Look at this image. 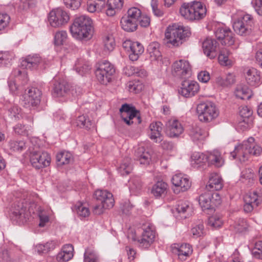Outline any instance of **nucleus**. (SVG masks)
I'll use <instances>...</instances> for the list:
<instances>
[{"instance_id": "f257e3e1", "label": "nucleus", "mask_w": 262, "mask_h": 262, "mask_svg": "<svg viewBox=\"0 0 262 262\" xmlns=\"http://www.w3.org/2000/svg\"><path fill=\"white\" fill-rule=\"evenodd\" d=\"M92 19L85 15L76 17L70 27L73 37L79 40L90 39L93 35L94 28Z\"/></svg>"}, {"instance_id": "f03ea898", "label": "nucleus", "mask_w": 262, "mask_h": 262, "mask_svg": "<svg viewBox=\"0 0 262 262\" xmlns=\"http://www.w3.org/2000/svg\"><path fill=\"white\" fill-rule=\"evenodd\" d=\"M253 137L249 138L242 143L235 146L234 150L230 154L233 159H237L244 162L248 159L250 155L259 156L262 151L260 146L255 143Z\"/></svg>"}, {"instance_id": "7ed1b4c3", "label": "nucleus", "mask_w": 262, "mask_h": 262, "mask_svg": "<svg viewBox=\"0 0 262 262\" xmlns=\"http://www.w3.org/2000/svg\"><path fill=\"white\" fill-rule=\"evenodd\" d=\"M190 32L180 24H173L169 25L165 32V38L167 43L173 47L181 45L185 38L189 36Z\"/></svg>"}, {"instance_id": "20e7f679", "label": "nucleus", "mask_w": 262, "mask_h": 262, "mask_svg": "<svg viewBox=\"0 0 262 262\" xmlns=\"http://www.w3.org/2000/svg\"><path fill=\"white\" fill-rule=\"evenodd\" d=\"M199 119L203 122H209L215 119L219 112L214 103L211 102H202L196 107Z\"/></svg>"}, {"instance_id": "39448f33", "label": "nucleus", "mask_w": 262, "mask_h": 262, "mask_svg": "<svg viewBox=\"0 0 262 262\" xmlns=\"http://www.w3.org/2000/svg\"><path fill=\"white\" fill-rule=\"evenodd\" d=\"M115 69L113 64L107 60L99 62L97 64L95 75L97 80L102 84H106L115 73Z\"/></svg>"}, {"instance_id": "423d86ee", "label": "nucleus", "mask_w": 262, "mask_h": 262, "mask_svg": "<svg viewBox=\"0 0 262 262\" xmlns=\"http://www.w3.org/2000/svg\"><path fill=\"white\" fill-rule=\"evenodd\" d=\"M252 24L253 18L251 15L242 14L234 21L233 28L237 34L246 36L251 33Z\"/></svg>"}, {"instance_id": "0eeeda50", "label": "nucleus", "mask_w": 262, "mask_h": 262, "mask_svg": "<svg viewBox=\"0 0 262 262\" xmlns=\"http://www.w3.org/2000/svg\"><path fill=\"white\" fill-rule=\"evenodd\" d=\"M143 232L137 240L138 246L142 249H147L153 243L156 237L155 226L150 223L143 226Z\"/></svg>"}, {"instance_id": "6e6552de", "label": "nucleus", "mask_w": 262, "mask_h": 262, "mask_svg": "<svg viewBox=\"0 0 262 262\" xmlns=\"http://www.w3.org/2000/svg\"><path fill=\"white\" fill-rule=\"evenodd\" d=\"M121 116L122 120L128 125L133 123L139 124L141 123V119L140 117V112L128 104H124L120 108Z\"/></svg>"}, {"instance_id": "1a4fd4ad", "label": "nucleus", "mask_w": 262, "mask_h": 262, "mask_svg": "<svg viewBox=\"0 0 262 262\" xmlns=\"http://www.w3.org/2000/svg\"><path fill=\"white\" fill-rule=\"evenodd\" d=\"M70 19L68 13L61 8L52 10L49 14L48 21L54 28L60 27L66 24Z\"/></svg>"}, {"instance_id": "9d476101", "label": "nucleus", "mask_w": 262, "mask_h": 262, "mask_svg": "<svg viewBox=\"0 0 262 262\" xmlns=\"http://www.w3.org/2000/svg\"><path fill=\"white\" fill-rule=\"evenodd\" d=\"M172 75L180 78H188L191 72V67L188 61L180 59L173 62L172 66Z\"/></svg>"}, {"instance_id": "9b49d317", "label": "nucleus", "mask_w": 262, "mask_h": 262, "mask_svg": "<svg viewBox=\"0 0 262 262\" xmlns=\"http://www.w3.org/2000/svg\"><path fill=\"white\" fill-rule=\"evenodd\" d=\"M41 96V92L38 89L32 87L24 95L22 104L26 108L35 107L40 103Z\"/></svg>"}, {"instance_id": "f8f14e48", "label": "nucleus", "mask_w": 262, "mask_h": 262, "mask_svg": "<svg viewBox=\"0 0 262 262\" xmlns=\"http://www.w3.org/2000/svg\"><path fill=\"white\" fill-rule=\"evenodd\" d=\"M30 162L33 167L40 169L49 166L51 162L50 155L46 151H33L30 154Z\"/></svg>"}, {"instance_id": "ddd939ff", "label": "nucleus", "mask_w": 262, "mask_h": 262, "mask_svg": "<svg viewBox=\"0 0 262 262\" xmlns=\"http://www.w3.org/2000/svg\"><path fill=\"white\" fill-rule=\"evenodd\" d=\"M123 48L128 52L129 58L132 61H136L144 52L143 46L138 41L126 40L122 43Z\"/></svg>"}, {"instance_id": "4468645a", "label": "nucleus", "mask_w": 262, "mask_h": 262, "mask_svg": "<svg viewBox=\"0 0 262 262\" xmlns=\"http://www.w3.org/2000/svg\"><path fill=\"white\" fill-rule=\"evenodd\" d=\"M200 90L199 83L192 80H184L179 89V93L185 98H190L195 95Z\"/></svg>"}, {"instance_id": "2eb2a0df", "label": "nucleus", "mask_w": 262, "mask_h": 262, "mask_svg": "<svg viewBox=\"0 0 262 262\" xmlns=\"http://www.w3.org/2000/svg\"><path fill=\"white\" fill-rule=\"evenodd\" d=\"M171 252L173 254L177 255L181 261L186 260L192 254V248L191 246L186 243L182 244H174L171 246Z\"/></svg>"}, {"instance_id": "dca6fc26", "label": "nucleus", "mask_w": 262, "mask_h": 262, "mask_svg": "<svg viewBox=\"0 0 262 262\" xmlns=\"http://www.w3.org/2000/svg\"><path fill=\"white\" fill-rule=\"evenodd\" d=\"M204 53L210 59L214 58L220 50L219 43L214 39L207 37L202 42Z\"/></svg>"}, {"instance_id": "f3484780", "label": "nucleus", "mask_w": 262, "mask_h": 262, "mask_svg": "<svg viewBox=\"0 0 262 262\" xmlns=\"http://www.w3.org/2000/svg\"><path fill=\"white\" fill-rule=\"evenodd\" d=\"M244 75L246 82L251 86L256 88L262 83L261 73L255 68L245 69Z\"/></svg>"}, {"instance_id": "a211bd4d", "label": "nucleus", "mask_w": 262, "mask_h": 262, "mask_svg": "<svg viewBox=\"0 0 262 262\" xmlns=\"http://www.w3.org/2000/svg\"><path fill=\"white\" fill-rule=\"evenodd\" d=\"M49 62V59H42L37 55H29L21 61L20 66L23 69L32 70L36 69L39 64L48 66Z\"/></svg>"}, {"instance_id": "6ab92c4d", "label": "nucleus", "mask_w": 262, "mask_h": 262, "mask_svg": "<svg viewBox=\"0 0 262 262\" xmlns=\"http://www.w3.org/2000/svg\"><path fill=\"white\" fill-rule=\"evenodd\" d=\"M214 33L215 37L221 41L222 45L231 46L234 42V38L232 32L226 27L217 28Z\"/></svg>"}, {"instance_id": "aec40b11", "label": "nucleus", "mask_w": 262, "mask_h": 262, "mask_svg": "<svg viewBox=\"0 0 262 262\" xmlns=\"http://www.w3.org/2000/svg\"><path fill=\"white\" fill-rule=\"evenodd\" d=\"M25 211L21 203L15 202L10 209L9 214L11 220L23 223L26 221Z\"/></svg>"}, {"instance_id": "412c9836", "label": "nucleus", "mask_w": 262, "mask_h": 262, "mask_svg": "<svg viewBox=\"0 0 262 262\" xmlns=\"http://www.w3.org/2000/svg\"><path fill=\"white\" fill-rule=\"evenodd\" d=\"M166 133L170 138L178 137L184 132L181 122L177 119H171L166 123Z\"/></svg>"}, {"instance_id": "4be33fe9", "label": "nucleus", "mask_w": 262, "mask_h": 262, "mask_svg": "<svg viewBox=\"0 0 262 262\" xmlns=\"http://www.w3.org/2000/svg\"><path fill=\"white\" fill-rule=\"evenodd\" d=\"M173 185L177 188L178 192L185 191L191 186V182L188 177L182 173L174 174L171 179Z\"/></svg>"}, {"instance_id": "5701e85b", "label": "nucleus", "mask_w": 262, "mask_h": 262, "mask_svg": "<svg viewBox=\"0 0 262 262\" xmlns=\"http://www.w3.org/2000/svg\"><path fill=\"white\" fill-rule=\"evenodd\" d=\"M95 198L106 208H112L115 203L113 194L106 190L98 189L94 193Z\"/></svg>"}, {"instance_id": "b1692460", "label": "nucleus", "mask_w": 262, "mask_h": 262, "mask_svg": "<svg viewBox=\"0 0 262 262\" xmlns=\"http://www.w3.org/2000/svg\"><path fill=\"white\" fill-rule=\"evenodd\" d=\"M244 199L245 202L244 209L245 212L248 213L251 212L260 203V200L256 191L246 194Z\"/></svg>"}, {"instance_id": "393cba45", "label": "nucleus", "mask_w": 262, "mask_h": 262, "mask_svg": "<svg viewBox=\"0 0 262 262\" xmlns=\"http://www.w3.org/2000/svg\"><path fill=\"white\" fill-rule=\"evenodd\" d=\"M188 135L193 142H198L204 140L208 136V132L199 126H191L188 130Z\"/></svg>"}, {"instance_id": "a878e982", "label": "nucleus", "mask_w": 262, "mask_h": 262, "mask_svg": "<svg viewBox=\"0 0 262 262\" xmlns=\"http://www.w3.org/2000/svg\"><path fill=\"white\" fill-rule=\"evenodd\" d=\"M207 163L216 167H221L224 164V159L218 150L207 152Z\"/></svg>"}, {"instance_id": "bb28decb", "label": "nucleus", "mask_w": 262, "mask_h": 262, "mask_svg": "<svg viewBox=\"0 0 262 262\" xmlns=\"http://www.w3.org/2000/svg\"><path fill=\"white\" fill-rule=\"evenodd\" d=\"M148 132L150 138L156 143H159L162 141L161 132L162 130V124L161 122L151 123L149 126Z\"/></svg>"}, {"instance_id": "cd10ccee", "label": "nucleus", "mask_w": 262, "mask_h": 262, "mask_svg": "<svg viewBox=\"0 0 262 262\" xmlns=\"http://www.w3.org/2000/svg\"><path fill=\"white\" fill-rule=\"evenodd\" d=\"M223 187V180L221 176L217 173L210 174L208 182L206 188L209 191H218Z\"/></svg>"}, {"instance_id": "c85d7f7f", "label": "nucleus", "mask_w": 262, "mask_h": 262, "mask_svg": "<svg viewBox=\"0 0 262 262\" xmlns=\"http://www.w3.org/2000/svg\"><path fill=\"white\" fill-rule=\"evenodd\" d=\"M70 86L64 80L57 81L54 83L53 95L55 97L64 96L69 91Z\"/></svg>"}, {"instance_id": "c756f323", "label": "nucleus", "mask_w": 262, "mask_h": 262, "mask_svg": "<svg viewBox=\"0 0 262 262\" xmlns=\"http://www.w3.org/2000/svg\"><path fill=\"white\" fill-rule=\"evenodd\" d=\"M74 248L71 244L64 245L61 251L58 253L56 256L57 261L59 262H66L71 259L74 255Z\"/></svg>"}, {"instance_id": "7c9ffc66", "label": "nucleus", "mask_w": 262, "mask_h": 262, "mask_svg": "<svg viewBox=\"0 0 262 262\" xmlns=\"http://www.w3.org/2000/svg\"><path fill=\"white\" fill-rule=\"evenodd\" d=\"M235 81V75L233 73H229L224 76H217L215 82L219 86L228 88L234 84Z\"/></svg>"}, {"instance_id": "2f4dec72", "label": "nucleus", "mask_w": 262, "mask_h": 262, "mask_svg": "<svg viewBox=\"0 0 262 262\" xmlns=\"http://www.w3.org/2000/svg\"><path fill=\"white\" fill-rule=\"evenodd\" d=\"M124 0H107L106 14L109 16H114L123 7Z\"/></svg>"}, {"instance_id": "473e14b6", "label": "nucleus", "mask_w": 262, "mask_h": 262, "mask_svg": "<svg viewBox=\"0 0 262 262\" xmlns=\"http://www.w3.org/2000/svg\"><path fill=\"white\" fill-rule=\"evenodd\" d=\"M194 8L195 6H193V2L187 4L184 3L180 9V13L185 18L193 20L196 17L193 13V11L195 10ZM195 8H198L199 6L196 5Z\"/></svg>"}, {"instance_id": "72a5a7b5", "label": "nucleus", "mask_w": 262, "mask_h": 262, "mask_svg": "<svg viewBox=\"0 0 262 262\" xmlns=\"http://www.w3.org/2000/svg\"><path fill=\"white\" fill-rule=\"evenodd\" d=\"M176 210L182 218H186L191 212L190 204L186 201H179L177 205Z\"/></svg>"}, {"instance_id": "f704fd0d", "label": "nucleus", "mask_w": 262, "mask_h": 262, "mask_svg": "<svg viewBox=\"0 0 262 262\" xmlns=\"http://www.w3.org/2000/svg\"><path fill=\"white\" fill-rule=\"evenodd\" d=\"M235 96L241 99H249L252 96V92L249 87L244 84L237 85L235 92Z\"/></svg>"}, {"instance_id": "c9c22d12", "label": "nucleus", "mask_w": 262, "mask_h": 262, "mask_svg": "<svg viewBox=\"0 0 262 262\" xmlns=\"http://www.w3.org/2000/svg\"><path fill=\"white\" fill-rule=\"evenodd\" d=\"M191 165L194 167H199L207 163V152L206 153L194 152L191 157Z\"/></svg>"}, {"instance_id": "e433bc0d", "label": "nucleus", "mask_w": 262, "mask_h": 262, "mask_svg": "<svg viewBox=\"0 0 262 262\" xmlns=\"http://www.w3.org/2000/svg\"><path fill=\"white\" fill-rule=\"evenodd\" d=\"M159 48L160 45L157 42H152L148 45L147 50L150 55L151 61L161 59L162 55Z\"/></svg>"}, {"instance_id": "4c0bfd02", "label": "nucleus", "mask_w": 262, "mask_h": 262, "mask_svg": "<svg viewBox=\"0 0 262 262\" xmlns=\"http://www.w3.org/2000/svg\"><path fill=\"white\" fill-rule=\"evenodd\" d=\"M199 204L203 210L213 209L211 195L210 192H205L199 196Z\"/></svg>"}, {"instance_id": "58836bf2", "label": "nucleus", "mask_w": 262, "mask_h": 262, "mask_svg": "<svg viewBox=\"0 0 262 262\" xmlns=\"http://www.w3.org/2000/svg\"><path fill=\"white\" fill-rule=\"evenodd\" d=\"M167 184L162 181H158L153 186L152 193L157 198L164 196L167 191Z\"/></svg>"}, {"instance_id": "ea45409f", "label": "nucleus", "mask_w": 262, "mask_h": 262, "mask_svg": "<svg viewBox=\"0 0 262 262\" xmlns=\"http://www.w3.org/2000/svg\"><path fill=\"white\" fill-rule=\"evenodd\" d=\"M77 126L89 130L94 127V123L86 116L82 115L78 117L76 120Z\"/></svg>"}, {"instance_id": "a19ab883", "label": "nucleus", "mask_w": 262, "mask_h": 262, "mask_svg": "<svg viewBox=\"0 0 262 262\" xmlns=\"http://www.w3.org/2000/svg\"><path fill=\"white\" fill-rule=\"evenodd\" d=\"M122 28L126 32H133L135 31L138 26V23L129 19L127 16L123 17L120 21Z\"/></svg>"}, {"instance_id": "79ce46f5", "label": "nucleus", "mask_w": 262, "mask_h": 262, "mask_svg": "<svg viewBox=\"0 0 262 262\" xmlns=\"http://www.w3.org/2000/svg\"><path fill=\"white\" fill-rule=\"evenodd\" d=\"M248 227V225L247 221L242 218L235 219L230 225L231 229L237 233L245 231L247 229Z\"/></svg>"}, {"instance_id": "37998d69", "label": "nucleus", "mask_w": 262, "mask_h": 262, "mask_svg": "<svg viewBox=\"0 0 262 262\" xmlns=\"http://www.w3.org/2000/svg\"><path fill=\"white\" fill-rule=\"evenodd\" d=\"M117 169L122 176L130 173L133 169L131 159L128 157L124 158Z\"/></svg>"}, {"instance_id": "c03bdc74", "label": "nucleus", "mask_w": 262, "mask_h": 262, "mask_svg": "<svg viewBox=\"0 0 262 262\" xmlns=\"http://www.w3.org/2000/svg\"><path fill=\"white\" fill-rule=\"evenodd\" d=\"M137 160L141 164L148 165L151 160L150 154L144 150V148L140 147L136 152Z\"/></svg>"}, {"instance_id": "a18cd8bd", "label": "nucleus", "mask_w": 262, "mask_h": 262, "mask_svg": "<svg viewBox=\"0 0 262 262\" xmlns=\"http://www.w3.org/2000/svg\"><path fill=\"white\" fill-rule=\"evenodd\" d=\"M218 59L219 63L224 66H230L232 64V61L230 59V52L226 48L220 50Z\"/></svg>"}, {"instance_id": "49530a36", "label": "nucleus", "mask_w": 262, "mask_h": 262, "mask_svg": "<svg viewBox=\"0 0 262 262\" xmlns=\"http://www.w3.org/2000/svg\"><path fill=\"white\" fill-rule=\"evenodd\" d=\"M73 211L81 219L88 217L90 214L89 209L81 202H78L75 204Z\"/></svg>"}, {"instance_id": "de8ad7c7", "label": "nucleus", "mask_w": 262, "mask_h": 262, "mask_svg": "<svg viewBox=\"0 0 262 262\" xmlns=\"http://www.w3.org/2000/svg\"><path fill=\"white\" fill-rule=\"evenodd\" d=\"M196 5L199 6V8H194L195 10H194L193 13L196 16L194 20H199L204 17L206 15V9L201 2L193 1V6L195 7Z\"/></svg>"}, {"instance_id": "09e8293b", "label": "nucleus", "mask_w": 262, "mask_h": 262, "mask_svg": "<svg viewBox=\"0 0 262 262\" xmlns=\"http://www.w3.org/2000/svg\"><path fill=\"white\" fill-rule=\"evenodd\" d=\"M56 160L58 165H66L72 161L71 153L68 151H62L56 155Z\"/></svg>"}, {"instance_id": "8fccbe9b", "label": "nucleus", "mask_w": 262, "mask_h": 262, "mask_svg": "<svg viewBox=\"0 0 262 262\" xmlns=\"http://www.w3.org/2000/svg\"><path fill=\"white\" fill-rule=\"evenodd\" d=\"M56 243L54 241H49L44 244H38L36 246V250L39 254L46 253L55 249Z\"/></svg>"}, {"instance_id": "3c124183", "label": "nucleus", "mask_w": 262, "mask_h": 262, "mask_svg": "<svg viewBox=\"0 0 262 262\" xmlns=\"http://www.w3.org/2000/svg\"><path fill=\"white\" fill-rule=\"evenodd\" d=\"M91 69L89 63H83L82 60H78L75 64L76 72L81 75L87 73Z\"/></svg>"}, {"instance_id": "603ef678", "label": "nucleus", "mask_w": 262, "mask_h": 262, "mask_svg": "<svg viewBox=\"0 0 262 262\" xmlns=\"http://www.w3.org/2000/svg\"><path fill=\"white\" fill-rule=\"evenodd\" d=\"M25 69L23 68L22 70H20L19 68L16 69L12 73V75L16 79L22 81L23 84L26 83L28 80L27 73Z\"/></svg>"}, {"instance_id": "864d4df0", "label": "nucleus", "mask_w": 262, "mask_h": 262, "mask_svg": "<svg viewBox=\"0 0 262 262\" xmlns=\"http://www.w3.org/2000/svg\"><path fill=\"white\" fill-rule=\"evenodd\" d=\"M8 116L12 119H19L22 117L21 110L17 105H14L8 110Z\"/></svg>"}, {"instance_id": "5fc2aeb1", "label": "nucleus", "mask_w": 262, "mask_h": 262, "mask_svg": "<svg viewBox=\"0 0 262 262\" xmlns=\"http://www.w3.org/2000/svg\"><path fill=\"white\" fill-rule=\"evenodd\" d=\"M222 219L217 215H214L209 217L207 225L213 228L221 227L223 225Z\"/></svg>"}, {"instance_id": "6e6d98bb", "label": "nucleus", "mask_w": 262, "mask_h": 262, "mask_svg": "<svg viewBox=\"0 0 262 262\" xmlns=\"http://www.w3.org/2000/svg\"><path fill=\"white\" fill-rule=\"evenodd\" d=\"M13 58L14 55L12 53L8 51L0 52V66L8 64Z\"/></svg>"}, {"instance_id": "4d7b16f0", "label": "nucleus", "mask_w": 262, "mask_h": 262, "mask_svg": "<svg viewBox=\"0 0 262 262\" xmlns=\"http://www.w3.org/2000/svg\"><path fill=\"white\" fill-rule=\"evenodd\" d=\"M98 256L96 252L92 249H87L84 254V262H97Z\"/></svg>"}, {"instance_id": "13d9d810", "label": "nucleus", "mask_w": 262, "mask_h": 262, "mask_svg": "<svg viewBox=\"0 0 262 262\" xmlns=\"http://www.w3.org/2000/svg\"><path fill=\"white\" fill-rule=\"evenodd\" d=\"M142 14L141 11L137 7L129 8L127 12V17L129 19L138 23L139 19Z\"/></svg>"}, {"instance_id": "bf43d9fd", "label": "nucleus", "mask_w": 262, "mask_h": 262, "mask_svg": "<svg viewBox=\"0 0 262 262\" xmlns=\"http://www.w3.org/2000/svg\"><path fill=\"white\" fill-rule=\"evenodd\" d=\"M67 38V33L65 31H59L54 35V42L56 45L59 46L63 43Z\"/></svg>"}, {"instance_id": "052dcab7", "label": "nucleus", "mask_w": 262, "mask_h": 262, "mask_svg": "<svg viewBox=\"0 0 262 262\" xmlns=\"http://www.w3.org/2000/svg\"><path fill=\"white\" fill-rule=\"evenodd\" d=\"M10 20V16L8 13L0 12V31L3 30L8 27Z\"/></svg>"}, {"instance_id": "680f3d73", "label": "nucleus", "mask_w": 262, "mask_h": 262, "mask_svg": "<svg viewBox=\"0 0 262 262\" xmlns=\"http://www.w3.org/2000/svg\"><path fill=\"white\" fill-rule=\"evenodd\" d=\"M129 189L130 191L136 192L142 187L141 181L138 178L132 179L129 181Z\"/></svg>"}, {"instance_id": "e2e57ef3", "label": "nucleus", "mask_w": 262, "mask_h": 262, "mask_svg": "<svg viewBox=\"0 0 262 262\" xmlns=\"http://www.w3.org/2000/svg\"><path fill=\"white\" fill-rule=\"evenodd\" d=\"M104 50L108 52L112 51L115 46V40L112 36H106L103 41Z\"/></svg>"}, {"instance_id": "0e129e2a", "label": "nucleus", "mask_w": 262, "mask_h": 262, "mask_svg": "<svg viewBox=\"0 0 262 262\" xmlns=\"http://www.w3.org/2000/svg\"><path fill=\"white\" fill-rule=\"evenodd\" d=\"M191 233L194 237L201 236L203 234L204 226L202 221H199L198 224L194 226L191 229Z\"/></svg>"}, {"instance_id": "69168bd1", "label": "nucleus", "mask_w": 262, "mask_h": 262, "mask_svg": "<svg viewBox=\"0 0 262 262\" xmlns=\"http://www.w3.org/2000/svg\"><path fill=\"white\" fill-rule=\"evenodd\" d=\"M25 146V143L23 141H11L9 142V147L13 151H21Z\"/></svg>"}, {"instance_id": "338daca9", "label": "nucleus", "mask_w": 262, "mask_h": 262, "mask_svg": "<svg viewBox=\"0 0 262 262\" xmlns=\"http://www.w3.org/2000/svg\"><path fill=\"white\" fill-rule=\"evenodd\" d=\"M252 253L254 258L262 259V241L256 243Z\"/></svg>"}, {"instance_id": "774afa93", "label": "nucleus", "mask_w": 262, "mask_h": 262, "mask_svg": "<svg viewBox=\"0 0 262 262\" xmlns=\"http://www.w3.org/2000/svg\"><path fill=\"white\" fill-rule=\"evenodd\" d=\"M128 91L133 93H138L142 90L143 86L137 82L129 81L127 84Z\"/></svg>"}]
</instances>
